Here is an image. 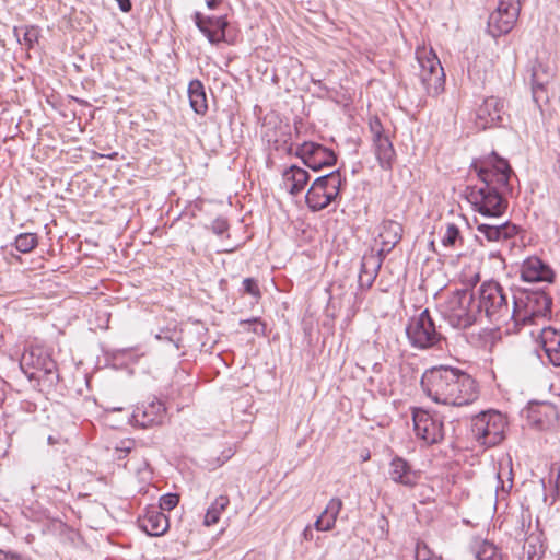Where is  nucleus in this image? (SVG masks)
<instances>
[{
  "instance_id": "nucleus-1",
  "label": "nucleus",
  "mask_w": 560,
  "mask_h": 560,
  "mask_svg": "<svg viewBox=\"0 0 560 560\" xmlns=\"http://www.w3.org/2000/svg\"><path fill=\"white\" fill-rule=\"evenodd\" d=\"M480 187H467V199L476 212L486 218L502 217L508 207V196L512 194L510 178L513 174L509 162L495 152L480 161H474Z\"/></svg>"
},
{
  "instance_id": "nucleus-2",
  "label": "nucleus",
  "mask_w": 560,
  "mask_h": 560,
  "mask_svg": "<svg viewBox=\"0 0 560 560\" xmlns=\"http://www.w3.org/2000/svg\"><path fill=\"white\" fill-rule=\"evenodd\" d=\"M421 387L428 397L443 405L466 406L478 398L476 381L466 372L446 365L425 371Z\"/></svg>"
},
{
  "instance_id": "nucleus-3",
  "label": "nucleus",
  "mask_w": 560,
  "mask_h": 560,
  "mask_svg": "<svg viewBox=\"0 0 560 560\" xmlns=\"http://www.w3.org/2000/svg\"><path fill=\"white\" fill-rule=\"evenodd\" d=\"M552 298L544 289H517L513 293L515 326L536 324L551 318Z\"/></svg>"
},
{
  "instance_id": "nucleus-4",
  "label": "nucleus",
  "mask_w": 560,
  "mask_h": 560,
  "mask_svg": "<svg viewBox=\"0 0 560 560\" xmlns=\"http://www.w3.org/2000/svg\"><path fill=\"white\" fill-rule=\"evenodd\" d=\"M479 316L485 312L486 317L493 323L514 322L513 302L510 304L509 294L503 287L493 280L483 282L479 290Z\"/></svg>"
},
{
  "instance_id": "nucleus-5",
  "label": "nucleus",
  "mask_w": 560,
  "mask_h": 560,
  "mask_svg": "<svg viewBox=\"0 0 560 560\" xmlns=\"http://www.w3.org/2000/svg\"><path fill=\"white\" fill-rule=\"evenodd\" d=\"M442 315L454 328L471 327L480 317L474 292L469 289L455 290L442 306Z\"/></svg>"
},
{
  "instance_id": "nucleus-6",
  "label": "nucleus",
  "mask_w": 560,
  "mask_h": 560,
  "mask_svg": "<svg viewBox=\"0 0 560 560\" xmlns=\"http://www.w3.org/2000/svg\"><path fill=\"white\" fill-rule=\"evenodd\" d=\"M346 184V177L340 170H335L326 175L317 177L305 195V202L312 212L326 209L340 196L341 187Z\"/></svg>"
},
{
  "instance_id": "nucleus-7",
  "label": "nucleus",
  "mask_w": 560,
  "mask_h": 560,
  "mask_svg": "<svg viewBox=\"0 0 560 560\" xmlns=\"http://www.w3.org/2000/svg\"><path fill=\"white\" fill-rule=\"evenodd\" d=\"M506 424V419L501 412L481 411L471 419V434L480 445L492 447L503 441Z\"/></svg>"
},
{
  "instance_id": "nucleus-8",
  "label": "nucleus",
  "mask_w": 560,
  "mask_h": 560,
  "mask_svg": "<svg viewBox=\"0 0 560 560\" xmlns=\"http://www.w3.org/2000/svg\"><path fill=\"white\" fill-rule=\"evenodd\" d=\"M406 335L410 346L419 350L434 348L443 340L428 308L409 319Z\"/></svg>"
},
{
  "instance_id": "nucleus-9",
  "label": "nucleus",
  "mask_w": 560,
  "mask_h": 560,
  "mask_svg": "<svg viewBox=\"0 0 560 560\" xmlns=\"http://www.w3.org/2000/svg\"><path fill=\"white\" fill-rule=\"evenodd\" d=\"M416 435L428 445L440 443L444 439V424L439 415H431L423 409L412 413Z\"/></svg>"
},
{
  "instance_id": "nucleus-10",
  "label": "nucleus",
  "mask_w": 560,
  "mask_h": 560,
  "mask_svg": "<svg viewBox=\"0 0 560 560\" xmlns=\"http://www.w3.org/2000/svg\"><path fill=\"white\" fill-rule=\"evenodd\" d=\"M294 154L302 160L305 166L313 171L332 166L337 162V154L334 150L312 141L300 144Z\"/></svg>"
},
{
  "instance_id": "nucleus-11",
  "label": "nucleus",
  "mask_w": 560,
  "mask_h": 560,
  "mask_svg": "<svg viewBox=\"0 0 560 560\" xmlns=\"http://www.w3.org/2000/svg\"><path fill=\"white\" fill-rule=\"evenodd\" d=\"M421 70L419 73V82L422 91L427 95L436 96L444 90L445 74L440 60L435 55L432 58L423 60L418 57Z\"/></svg>"
},
{
  "instance_id": "nucleus-12",
  "label": "nucleus",
  "mask_w": 560,
  "mask_h": 560,
  "mask_svg": "<svg viewBox=\"0 0 560 560\" xmlns=\"http://www.w3.org/2000/svg\"><path fill=\"white\" fill-rule=\"evenodd\" d=\"M504 115V101L495 96H490L485 98L476 109L475 124L481 130L499 127L503 124Z\"/></svg>"
},
{
  "instance_id": "nucleus-13",
  "label": "nucleus",
  "mask_w": 560,
  "mask_h": 560,
  "mask_svg": "<svg viewBox=\"0 0 560 560\" xmlns=\"http://www.w3.org/2000/svg\"><path fill=\"white\" fill-rule=\"evenodd\" d=\"M388 478L396 485L406 488H415L420 478L421 472L416 470L412 465L399 455H395L388 464Z\"/></svg>"
},
{
  "instance_id": "nucleus-14",
  "label": "nucleus",
  "mask_w": 560,
  "mask_h": 560,
  "mask_svg": "<svg viewBox=\"0 0 560 560\" xmlns=\"http://www.w3.org/2000/svg\"><path fill=\"white\" fill-rule=\"evenodd\" d=\"M194 21L197 28L207 37L209 43L219 44L225 40V30L229 26V21L225 15L205 16L200 12H195Z\"/></svg>"
},
{
  "instance_id": "nucleus-15",
  "label": "nucleus",
  "mask_w": 560,
  "mask_h": 560,
  "mask_svg": "<svg viewBox=\"0 0 560 560\" xmlns=\"http://www.w3.org/2000/svg\"><path fill=\"white\" fill-rule=\"evenodd\" d=\"M166 416V408L160 400L138 405L132 415V422L140 428L162 424Z\"/></svg>"
},
{
  "instance_id": "nucleus-16",
  "label": "nucleus",
  "mask_w": 560,
  "mask_h": 560,
  "mask_svg": "<svg viewBox=\"0 0 560 560\" xmlns=\"http://www.w3.org/2000/svg\"><path fill=\"white\" fill-rule=\"evenodd\" d=\"M521 279L525 282L552 283L555 272L551 267L537 256L525 259L521 266Z\"/></svg>"
},
{
  "instance_id": "nucleus-17",
  "label": "nucleus",
  "mask_w": 560,
  "mask_h": 560,
  "mask_svg": "<svg viewBox=\"0 0 560 560\" xmlns=\"http://www.w3.org/2000/svg\"><path fill=\"white\" fill-rule=\"evenodd\" d=\"M262 139L275 151H283L287 154L292 153L291 127L288 124H278L272 128L267 126Z\"/></svg>"
},
{
  "instance_id": "nucleus-18",
  "label": "nucleus",
  "mask_w": 560,
  "mask_h": 560,
  "mask_svg": "<svg viewBox=\"0 0 560 560\" xmlns=\"http://www.w3.org/2000/svg\"><path fill=\"white\" fill-rule=\"evenodd\" d=\"M385 256L382 252L364 255L361 260L358 285L360 289H369L375 281Z\"/></svg>"
},
{
  "instance_id": "nucleus-19",
  "label": "nucleus",
  "mask_w": 560,
  "mask_h": 560,
  "mask_svg": "<svg viewBox=\"0 0 560 560\" xmlns=\"http://www.w3.org/2000/svg\"><path fill=\"white\" fill-rule=\"evenodd\" d=\"M539 339L548 362L553 366H560V331L553 327H545Z\"/></svg>"
},
{
  "instance_id": "nucleus-20",
  "label": "nucleus",
  "mask_w": 560,
  "mask_h": 560,
  "mask_svg": "<svg viewBox=\"0 0 560 560\" xmlns=\"http://www.w3.org/2000/svg\"><path fill=\"white\" fill-rule=\"evenodd\" d=\"M138 524L150 536H161L170 526L168 517L156 508L147 511L145 515L139 517Z\"/></svg>"
},
{
  "instance_id": "nucleus-21",
  "label": "nucleus",
  "mask_w": 560,
  "mask_h": 560,
  "mask_svg": "<svg viewBox=\"0 0 560 560\" xmlns=\"http://www.w3.org/2000/svg\"><path fill=\"white\" fill-rule=\"evenodd\" d=\"M402 225L392 219L384 220L380 226V238L382 240V255L386 256L401 240Z\"/></svg>"
},
{
  "instance_id": "nucleus-22",
  "label": "nucleus",
  "mask_w": 560,
  "mask_h": 560,
  "mask_svg": "<svg viewBox=\"0 0 560 560\" xmlns=\"http://www.w3.org/2000/svg\"><path fill=\"white\" fill-rule=\"evenodd\" d=\"M477 231L490 242H500L512 238L518 233V228L505 221L500 224L479 223Z\"/></svg>"
},
{
  "instance_id": "nucleus-23",
  "label": "nucleus",
  "mask_w": 560,
  "mask_h": 560,
  "mask_svg": "<svg viewBox=\"0 0 560 560\" xmlns=\"http://www.w3.org/2000/svg\"><path fill=\"white\" fill-rule=\"evenodd\" d=\"M282 179L288 188V191L293 196H298L304 190L306 184L308 183L310 174L307 171L298 165H291L282 173Z\"/></svg>"
},
{
  "instance_id": "nucleus-24",
  "label": "nucleus",
  "mask_w": 560,
  "mask_h": 560,
  "mask_svg": "<svg viewBox=\"0 0 560 560\" xmlns=\"http://www.w3.org/2000/svg\"><path fill=\"white\" fill-rule=\"evenodd\" d=\"M342 501L339 498H331L325 510L316 518L314 528L318 532H329L335 527L337 517L342 509Z\"/></svg>"
},
{
  "instance_id": "nucleus-25",
  "label": "nucleus",
  "mask_w": 560,
  "mask_h": 560,
  "mask_svg": "<svg viewBox=\"0 0 560 560\" xmlns=\"http://www.w3.org/2000/svg\"><path fill=\"white\" fill-rule=\"evenodd\" d=\"M372 141L380 166L386 171L392 170L396 152L389 137L384 135Z\"/></svg>"
},
{
  "instance_id": "nucleus-26",
  "label": "nucleus",
  "mask_w": 560,
  "mask_h": 560,
  "mask_svg": "<svg viewBox=\"0 0 560 560\" xmlns=\"http://www.w3.org/2000/svg\"><path fill=\"white\" fill-rule=\"evenodd\" d=\"M46 363L39 372H28L24 370V373L30 380H36L40 385L47 388H51L57 385L59 381V374L57 363L51 358H46Z\"/></svg>"
},
{
  "instance_id": "nucleus-27",
  "label": "nucleus",
  "mask_w": 560,
  "mask_h": 560,
  "mask_svg": "<svg viewBox=\"0 0 560 560\" xmlns=\"http://www.w3.org/2000/svg\"><path fill=\"white\" fill-rule=\"evenodd\" d=\"M188 97L191 109L198 115H206L208 112L207 95L205 86L200 80L195 79L189 82Z\"/></svg>"
},
{
  "instance_id": "nucleus-28",
  "label": "nucleus",
  "mask_w": 560,
  "mask_h": 560,
  "mask_svg": "<svg viewBox=\"0 0 560 560\" xmlns=\"http://www.w3.org/2000/svg\"><path fill=\"white\" fill-rule=\"evenodd\" d=\"M517 19H518V16H514V19H512V20L509 19V22H508V15L505 14V12L504 13L502 12L500 14V19L498 20V22L493 23L492 13H491L488 18V23H487L488 33L494 38L500 37L501 35H505L512 31Z\"/></svg>"
},
{
  "instance_id": "nucleus-29",
  "label": "nucleus",
  "mask_w": 560,
  "mask_h": 560,
  "mask_svg": "<svg viewBox=\"0 0 560 560\" xmlns=\"http://www.w3.org/2000/svg\"><path fill=\"white\" fill-rule=\"evenodd\" d=\"M557 409L551 404H541L530 410V418L534 423L541 429L548 425L552 419L557 418Z\"/></svg>"
},
{
  "instance_id": "nucleus-30",
  "label": "nucleus",
  "mask_w": 560,
  "mask_h": 560,
  "mask_svg": "<svg viewBox=\"0 0 560 560\" xmlns=\"http://www.w3.org/2000/svg\"><path fill=\"white\" fill-rule=\"evenodd\" d=\"M14 36L18 38V42L24 44L28 49L33 48L34 45L38 42L40 31L35 25L18 27L13 28Z\"/></svg>"
},
{
  "instance_id": "nucleus-31",
  "label": "nucleus",
  "mask_w": 560,
  "mask_h": 560,
  "mask_svg": "<svg viewBox=\"0 0 560 560\" xmlns=\"http://www.w3.org/2000/svg\"><path fill=\"white\" fill-rule=\"evenodd\" d=\"M522 9L521 0H499L497 9L492 12V21L497 23L500 19V14L505 11V14L509 19H514V16H520Z\"/></svg>"
},
{
  "instance_id": "nucleus-32",
  "label": "nucleus",
  "mask_w": 560,
  "mask_h": 560,
  "mask_svg": "<svg viewBox=\"0 0 560 560\" xmlns=\"http://www.w3.org/2000/svg\"><path fill=\"white\" fill-rule=\"evenodd\" d=\"M230 500L226 495H220L215 499V501L208 508L205 515V525L211 526L217 524L220 520V515L222 511L229 505Z\"/></svg>"
},
{
  "instance_id": "nucleus-33",
  "label": "nucleus",
  "mask_w": 560,
  "mask_h": 560,
  "mask_svg": "<svg viewBox=\"0 0 560 560\" xmlns=\"http://www.w3.org/2000/svg\"><path fill=\"white\" fill-rule=\"evenodd\" d=\"M46 358H50L47 353H45L42 349H34L30 352H25L21 359V368L24 370L25 366H31L34 369L33 372H39L44 366V362L46 363Z\"/></svg>"
},
{
  "instance_id": "nucleus-34",
  "label": "nucleus",
  "mask_w": 560,
  "mask_h": 560,
  "mask_svg": "<svg viewBox=\"0 0 560 560\" xmlns=\"http://www.w3.org/2000/svg\"><path fill=\"white\" fill-rule=\"evenodd\" d=\"M38 245V237L35 233H20L15 236L12 246L21 253L27 254Z\"/></svg>"
},
{
  "instance_id": "nucleus-35",
  "label": "nucleus",
  "mask_w": 560,
  "mask_h": 560,
  "mask_svg": "<svg viewBox=\"0 0 560 560\" xmlns=\"http://www.w3.org/2000/svg\"><path fill=\"white\" fill-rule=\"evenodd\" d=\"M478 560H501L502 556L497 546L488 540L480 541L475 551Z\"/></svg>"
},
{
  "instance_id": "nucleus-36",
  "label": "nucleus",
  "mask_w": 560,
  "mask_h": 560,
  "mask_svg": "<svg viewBox=\"0 0 560 560\" xmlns=\"http://www.w3.org/2000/svg\"><path fill=\"white\" fill-rule=\"evenodd\" d=\"M498 487L501 488L503 492H509L513 487V477H512V463L509 459L505 464L500 463L499 471L497 472Z\"/></svg>"
},
{
  "instance_id": "nucleus-37",
  "label": "nucleus",
  "mask_w": 560,
  "mask_h": 560,
  "mask_svg": "<svg viewBox=\"0 0 560 560\" xmlns=\"http://www.w3.org/2000/svg\"><path fill=\"white\" fill-rule=\"evenodd\" d=\"M457 243H463L459 228L454 223H447L446 231L442 236V245L454 248Z\"/></svg>"
},
{
  "instance_id": "nucleus-38",
  "label": "nucleus",
  "mask_w": 560,
  "mask_h": 560,
  "mask_svg": "<svg viewBox=\"0 0 560 560\" xmlns=\"http://www.w3.org/2000/svg\"><path fill=\"white\" fill-rule=\"evenodd\" d=\"M241 326H248V331L257 336H266V324L259 317H253L248 319H242L240 322Z\"/></svg>"
},
{
  "instance_id": "nucleus-39",
  "label": "nucleus",
  "mask_w": 560,
  "mask_h": 560,
  "mask_svg": "<svg viewBox=\"0 0 560 560\" xmlns=\"http://www.w3.org/2000/svg\"><path fill=\"white\" fill-rule=\"evenodd\" d=\"M179 503V495L177 493H166L160 498V511H172Z\"/></svg>"
},
{
  "instance_id": "nucleus-40",
  "label": "nucleus",
  "mask_w": 560,
  "mask_h": 560,
  "mask_svg": "<svg viewBox=\"0 0 560 560\" xmlns=\"http://www.w3.org/2000/svg\"><path fill=\"white\" fill-rule=\"evenodd\" d=\"M242 292L244 294H248V295L253 296L256 300L260 299V296H261V292L258 287V282L254 278H245L243 280Z\"/></svg>"
},
{
  "instance_id": "nucleus-41",
  "label": "nucleus",
  "mask_w": 560,
  "mask_h": 560,
  "mask_svg": "<svg viewBox=\"0 0 560 560\" xmlns=\"http://www.w3.org/2000/svg\"><path fill=\"white\" fill-rule=\"evenodd\" d=\"M229 222L225 218H222V217H218L215 218L212 222H211V225H210V230L215 234V235H223L225 232H228L229 230Z\"/></svg>"
},
{
  "instance_id": "nucleus-42",
  "label": "nucleus",
  "mask_w": 560,
  "mask_h": 560,
  "mask_svg": "<svg viewBox=\"0 0 560 560\" xmlns=\"http://www.w3.org/2000/svg\"><path fill=\"white\" fill-rule=\"evenodd\" d=\"M369 129L372 133V140L385 135L381 119L377 116H373L369 121Z\"/></svg>"
},
{
  "instance_id": "nucleus-43",
  "label": "nucleus",
  "mask_w": 560,
  "mask_h": 560,
  "mask_svg": "<svg viewBox=\"0 0 560 560\" xmlns=\"http://www.w3.org/2000/svg\"><path fill=\"white\" fill-rule=\"evenodd\" d=\"M416 559L417 560H436L435 558H431V551L427 548L425 545L417 544L416 548Z\"/></svg>"
},
{
  "instance_id": "nucleus-44",
  "label": "nucleus",
  "mask_w": 560,
  "mask_h": 560,
  "mask_svg": "<svg viewBox=\"0 0 560 560\" xmlns=\"http://www.w3.org/2000/svg\"><path fill=\"white\" fill-rule=\"evenodd\" d=\"M532 90H533V97L537 102V94L539 91H544V82L538 80L537 73L534 72L532 74Z\"/></svg>"
},
{
  "instance_id": "nucleus-45",
  "label": "nucleus",
  "mask_w": 560,
  "mask_h": 560,
  "mask_svg": "<svg viewBox=\"0 0 560 560\" xmlns=\"http://www.w3.org/2000/svg\"><path fill=\"white\" fill-rule=\"evenodd\" d=\"M526 553H527V560H539L540 557L536 552V546L533 544H528L527 547H525Z\"/></svg>"
},
{
  "instance_id": "nucleus-46",
  "label": "nucleus",
  "mask_w": 560,
  "mask_h": 560,
  "mask_svg": "<svg viewBox=\"0 0 560 560\" xmlns=\"http://www.w3.org/2000/svg\"><path fill=\"white\" fill-rule=\"evenodd\" d=\"M19 558V555L14 552L4 551L0 549V560H18Z\"/></svg>"
},
{
  "instance_id": "nucleus-47",
  "label": "nucleus",
  "mask_w": 560,
  "mask_h": 560,
  "mask_svg": "<svg viewBox=\"0 0 560 560\" xmlns=\"http://www.w3.org/2000/svg\"><path fill=\"white\" fill-rule=\"evenodd\" d=\"M116 2L118 3L119 9L125 13L129 12L132 8L130 0H116Z\"/></svg>"
},
{
  "instance_id": "nucleus-48",
  "label": "nucleus",
  "mask_w": 560,
  "mask_h": 560,
  "mask_svg": "<svg viewBox=\"0 0 560 560\" xmlns=\"http://www.w3.org/2000/svg\"><path fill=\"white\" fill-rule=\"evenodd\" d=\"M302 535H303V538H304L305 540H313V539H314V525H313V526L307 525V526L304 528V530H303Z\"/></svg>"
},
{
  "instance_id": "nucleus-49",
  "label": "nucleus",
  "mask_w": 560,
  "mask_h": 560,
  "mask_svg": "<svg viewBox=\"0 0 560 560\" xmlns=\"http://www.w3.org/2000/svg\"><path fill=\"white\" fill-rule=\"evenodd\" d=\"M312 82L318 86V89L320 90V92H323L324 94H327L328 93V88L323 83L322 80H316V79H312Z\"/></svg>"
},
{
  "instance_id": "nucleus-50",
  "label": "nucleus",
  "mask_w": 560,
  "mask_h": 560,
  "mask_svg": "<svg viewBox=\"0 0 560 560\" xmlns=\"http://www.w3.org/2000/svg\"><path fill=\"white\" fill-rule=\"evenodd\" d=\"M221 2L222 0H206V4L210 10L217 9Z\"/></svg>"
},
{
  "instance_id": "nucleus-51",
  "label": "nucleus",
  "mask_w": 560,
  "mask_h": 560,
  "mask_svg": "<svg viewBox=\"0 0 560 560\" xmlns=\"http://www.w3.org/2000/svg\"><path fill=\"white\" fill-rule=\"evenodd\" d=\"M556 490L558 493H560V471L558 472L557 480H556Z\"/></svg>"
},
{
  "instance_id": "nucleus-52",
  "label": "nucleus",
  "mask_w": 560,
  "mask_h": 560,
  "mask_svg": "<svg viewBox=\"0 0 560 560\" xmlns=\"http://www.w3.org/2000/svg\"><path fill=\"white\" fill-rule=\"evenodd\" d=\"M128 444L129 445H126V446L121 447L120 450L125 451L126 453L130 452L132 448V446H131L132 442H128Z\"/></svg>"
},
{
  "instance_id": "nucleus-53",
  "label": "nucleus",
  "mask_w": 560,
  "mask_h": 560,
  "mask_svg": "<svg viewBox=\"0 0 560 560\" xmlns=\"http://www.w3.org/2000/svg\"><path fill=\"white\" fill-rule=\"evenodd\" d=\"M557 175L560 178V159L558 160V168H557Z\"/></svg>"
},
{
  "instance_id": "nucleus-54",
  "label": "nucleus",
  "mask_w": 560,
  "mask_h": 560,
  "mask_svg": "<svg viewBox=\"0 0 560 560\" xmlns=\"http://www.w3.org/2000/svg\"><path fill=\"white\" fill-rule=\"evenodd\" d=\"M370 458V453H368L366 455H363V460H368Z\"/></svg>"
},
{
  "instance_id": "nucleus-55",
  "label": "nucleus",
  "mask_w": 560,
  "mask_h": 560,
  "mask_svg": "<svg viewBox=\"0 0 560 560\" xmlns=\"http://www.w3.org/2000/svg\"><path fill=\"white\" fill-rule=\"evenodd\" d=\"M48 442H49V443H52V439H51V436H49V438H48Z\"/></svg>"
}]
</instances>
